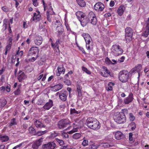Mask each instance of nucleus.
<instances>
[{"label": "nucleus", "instance_id": "1", "mask_svg": "<svg viewBox=\"0 0 149 149\" xmlns=\"http://www.w3.org/2000/svg\"><path fill=\"white\" fill-rule=\"evenodd\" d=\"M86 124L88 127L94 130H97L100 127V122L97 119L92 117L87 118Z\"/></svg>", "mask_w": 149, "mask_h": 149}, {"label": "nucleus", "instance_id": "2", "mask_svg": "<svg viewBox=\"0 0 149 149\" xmlns=\"http://www.w3.org/2000/svg\"><path fill=\"white\" fill-rule=\"evenodd\" d=\"M114 121L117 123L123 124L126 121V118L123 112H117L113 116Z\"/></svg>", "mask_w": 149, "mask_h": 149}, {"label": "nucleus", "instance_id": "3", "mask_svg": "<svg viewBox=\"0 0 149 149\" xmlns=\"http://www.w3.org/2000/svg\"><path fill=\"white\" fill-rule=\"evenodd\" d=\"M129 74V72L126 70L121 71L118 74L119 79L122 83H125L128 80Z\"/></svg>", "mask_w": 149, "mask_h": 149}, {"label": "nucleus", "instance_id": "4", "mask_svg": "<svg viewBox=\"0 0 149 149\" xmlns=\"http://www.w3.org/2000/svg\"><path fill=\"white\" fill-rule=\"evenodd\" d=\"M112 54L117 56L121 55L123 52L121 47L119 45H114L112 46L111 49Z\"/></svg>", "mask_w": 149, "mask_h": 149}, {"label": "nucleus", "instance_id": "5", "mask_svg": "<svg viewBox=\"0 0 149 149\" xmlns=\"http://www.w3.org/2000/svg\"><path fill=\"white\" fill-rule=\"evenodd\" d=\"M133 30L130 27H127L125 30V38L127 42H130L132 40Z\"/></svg>", "mask_w": 149, "mask_h": 149}, {"label": "nucleus", "instance_id": "6", "mask_svg": "<svg viewBox=\"0 0 149 149\" xmlns=\"http://www.w3.org/2000/svg\"><path fill=\"white\" fill-rule=\"evenodd\" d=\"M70 123V122L68 118L62 119L58 122V127L60 129H63L67 127Z\"/></svg>", "mask_w": 149, "mask_h": 149}, {"label": "nucleus", "instance_id": "7", "mask_svg": "<svg viewBox=\"0 0 149 149\" xmlns=\"http://www.w3.org/2000/svg\"><path fill=\"white\" fill-rule=\"evenodd\" d=\"M74 124L76 127V128H73L71 131L68 132V133L70 134H72L74 133L77 132L78 131V128H81L83 125V122L81 120H76Z\"/></svg>", "mask_w": 149, "mask_h": 149}, {"label": "nucleus", "instance_id": "8", "mask_svg": "<svg viewBox=\"0 0 149 149\" xmlns=\"http://www.w3.org/2000/svg\"><path fill=\"white\" fill-rule=\"evenodd\" d=\"M88 17L91 23L93 25H96L97 20L94 13L92 11L90 12L88 14Z\"/></svg>", "mask_w": 149, "mask_h": 149}, {"label": "nucleus", "instance_id": "9", "mask_svg": "<svg viewBox=\"0 0 149 149\" xmlns=\"http://www.w3.org/2000/svg\"><path fill=\"white\" fill-rule=\"evenodd\" d=\"M39 50L37 47H32L29 49L28 53V55L29 56H31L32 55L36 54L38 56Z\"/></svg>", "mask_w": 149, "mask_h": 149}, {"label": "nucleus", "instance_id": "10", "mask_svg": "<svg viewBox=\"0 0 149 149\" xmlns=\"http://www.w3.org/2000/svg\"><path fill=\"white\" fill-rule=\"evenodd\" d=\"M56 146V143L54 142H49L48 143L43 145L42 148L44 149H54Z\"/></svg>", "mask_w": 149, "mask_h": 149}, {"label": "nucleus", "instance_id": "11", "mask_svg": "<svg viewBox=\"0 0 149 149\" xmlns=\"http://www.w3.org/2000/svg\"><path fill=\"white\" fill-rule=\"evenodd\" d=\"M104 8V4L100 2L96 3L94 6V10L98 12L103 11Z\"/></svg>", "mask_w": 149, "mask_h": 149}, {"label": "nucleus", "instance_id": "12", "mask_svg": "<svg viewBox=\"0 0 149 149\" xmlns=\"http://www.w3.org/2000/svg\"><path fill=\"white\" fill-rule=\"evenodd\" d=\"M67 96L68 94L66 91L62 90L60 91L59 97L60 99L63 102H65L67 100Z\"/></svg>", "mask_w": 149, "mask_h": 149}, {"label": "nucleus", "instance_id": "13", "mask_svg": "<svg viewBox=\"0 0 149 149\" xmlns=\"http://www.w3.org/2000/svg\"><path fill=\"white\" fill-rule=\"evenodd\" d=\"M34 123L35 126L38 129L45 128L46 126L41 121L37 119H33Z\"/></svg>", "mask_w": 149, "mask_h": 149}, {"label": "nucleus", "instance_id": "14", "mask_svg": "<svg viewBox=\"0 0 149 149\" xmlns=\"http://www.w3.org/2000/svg\"><path fill=\"white\" fill-rule=\"evenodd\" d=\"M27 78V76L21 70H19L18 73V76L17 79L20 82H22L23 80Z\"/></svg>", "mask_w": 149, "mask_h": 149}, {"label": "nucleus", "instance_id": "15", "mask_svg": "<svg viewBox=\"0 0 149 149\" xmlns=\"http://www.w3.org/2000/svg\"><path fill=\"white\" fill-rule=\"evenodd\" d=\"M133 99V94L132 93L130 92L128 96L124 100V102L125 104H128L131 102Z\"/></svg>", "mask_w": 149, "mask_h": 149}, {"label": "nucleus", "instance_id": "16", "mask_svg": "<svg viewBox=\"0 0 149 149\" xmlns=\"http://www.w3.org/2000/svg\"><path fill=\"white\" fill-rule=\"evenodd\" d=\"M56 33L57 34L58 37H59L60 35H62L64 32L63 27L61 24L59 26H58L56 28Z\"/></svg>", "mask_w": 149, "mask_h": 149}, {"label": "nucleus", "instance_id": "17", "mask_svg": "<svg viewBox=\"0 0 149 149\" xmlns=\"http://www.w3.org/2000/svg\"><path fill=\"white\" fill-rule=\"evenodd\" d=\"M103 70L100 72L101 74L104 77H107L110 74V72L108 70L107 68L104 66L102 67Z\"/></svg>", "mask_w": 149, "mask_h": 149}, {"label": "nucleus", "instance_id": "18", "mask_svg": "<svg viewBox=\"0 0 149 149\" xmlns=\"http://www.w3.org/2000/svg\"><path fill=\"white\" fill-rule=\"evenodd\" d=\"M34 43L37 45H40L42 42V38L41 36H36L34 39Z\"/></svg>", "mask_w": 149, "mask_h": 149}, {"label": "nucleus", "instance_id": "19", "mask_svg": "<svg viewBox=\"0 0 149 149\" xmlns=\"http://www.w3.org/2000/svg\"><path fill=\"white\" fill-rule=\"evenodd\" d=\"M89 19L88 17H87L86 16H85L84 17L81 18L79 21L80 22L81 24L83 27L86 26L87 23L88 22Z\"/></svg>", "mask_w": 149, "mask_h": 149}, {"label": "nucleus", "instance_id": "20", "mask_svg": "<svg viewBox=\"0 0 149 149\" xmlns=\"http://www.w3.org/2000/svg\"><path fill=\"white\" fill-rule=\"evenodd\" d=\"M58 72H56L57 76H59L61 74H64L65 71V69L63 65L58 66L57 69Z\"/></svg>", "mask_w": 149, "mask_h": 149}, {"label": "nucleus", "instance_id": "21", "mask_svg": "<svg viewBox=\"0 0 149 149\" xmlns=\"http://www.w3.org/2000/svg\"><path fill=\"white\" fill-rule=\"evenodd\" d=\"M53 102L52 100H49V102H47L43 106V108L46 110L49 109L53 106Z\"/></svg>", "mask_w": 149, "mask_h": 149}, {"label": "nucleus", "instance_id": "22", "mask_svg": "<svg viewBox=\"0 0 149 149\" xmlns=\"http://www.w3.org/2000/svg\"><path fill=\"white\" fill-rule=\"evenodd\" d=\"M114 136L115 139L117 140L123 139L124 137V135L121 132L119 131L115 132Z\"/></svg>", "mask_w": 149, "mask_h": 149}, {"label": "nucleus", "instance_id": "23", "mask_svg": "<svg viewBox=\"0 0 149 149\" xmlns=\"http://www.w3.org/2000/svg\"><path fill=\"white\" fill-rule=\"evenodd\" d=\"M47 8L48 9V10L46 14H48V15H52L55 14V13L53 11L51 3H50L48 5L47 7Z\"/></svg>", "mask_w": 149, "mask_h": 149}, {"label": "nucleus", "instance_id": "24", "mask_svg": "<svg viewBox=\"0 0 149 149\" xmlns=\"http://www.w3.org/2000/svg\"><path fill=\"white\" fill-rule=\"evenodd\" d=\"M13 38L12 37H8L7 41V45L6 47L5 50L9 51L11 47Z\"/></svg>", "mask_w": 149, "mask_h": 149}, {"label": "nucleus", "instance_id": "25", "mask_svg": "<svg viewBox=\"0 0 149 149\" xmlns=\"http://www.w3.org/2000/svg\"><path fill=\"white\" fill-rule=\"evenodd\" d=\"M63 87V85L60 83L52 86V88L53 91L56 92L61 89Z\"/></svg>", "mask_w": 149, "mask_h": 149}, {"label": "nucleus", "instance_id": "26", "mask_svg": "<svg viewBox=\"0 0 149 149\" xmlns=\"http://www.w3.org/2000/svg\"><path fill=\"white\" fill-rule=\"evenodd\" d=\"M125 8L123 5H121L117 10L118 14L120 16H122L123 14Z\"/></svg>", "mask_w": 149, "mask_h": 149}, {"label": "nucleus", "instance_id": "27", "mask_svg": "<svg viewBox=\"0 0 149 149\" xmlns=\"http://www.w3.org/2000/svg\"><path fill=\"white\" fill-rule=\"evenodd\" d=\"M40 139H39L35 142L32 145V147L33 149H37L41 144Z\"/></svg>", "mask_w": 149, "mask_h": 149}, {"label": "nucleus", "instance_id": "28", "mask_svg": "<svg viewBox=\"0 0 149 149\" xmlns=\"http://www.w3.org/2000/svg\"><path fill=\"white\" fill-rule=\"evenodd\" d=\"M51 46L53 49H54L56 52V54H58L60 53V51L59 49V45H56V43H54L53 42H51Z\"/></svg>", "mask_w": 149, "mask_h": 149}, {"label": "nucleus", "instance_id": "29", "mask_svg": "<svg viewBox=\"0 0 149 149\" xmlns=\"http://www.w3.org/2000/svg\"><path fill=\"white\" fill-rule=\"evenodd\" d=\"M136 72L138 73V78H139L140 75V72L142 68V66L141 64H138L134 67Z\"/></svg>", "mask_w": 149, "mask_h": 149}, {"label": "nucleus", "instance_id": "30", "mask_svg": "<svg viewBox=\"0 0 149 149\" xmlns=\"http://www.w3.org/2000/svg\"><path fill=\"white\" fill-rule=\"evenodd\" d=\"M76 15L79 20L81 18L84 17L85 16V13L80 11H78L76 12Z\"/></svg>", "mask_w": 149, "mask_h": 149}, {"label": "nucleus", "instance_id": "31", "mask_svg": "<svg viewBox=\"0 0 149 149\" xmlns=\"http://www.w3.org/2000/svg\"><path fill=\"white\" fill-rule=\"evenodd\" d=\"M37 12L38 13H40V12L39 11H38ZM41 16V15L40 14H37L36 13H34L33 17V20L35 21V20H37V21H39Z\"/></svg>", "mask_w": 149, "mask_h": 149}, {"label": "nucleus", "instance_id": "32", "mask_svg": "<svg viewBox=\"0 0 149 149\" xmlns=\"http://www.w3.org/2000/svg\"><path fill=\"white\" fill-rule=\"evenodd\" d=\"M149 33V29L145 28L142 33H141V36L144 37L146 38L148 37Z\"/></svg>", "mask_w": 149, "mask_h": 149}, {"label": "nucleus", "instance_id": "33", "mask_svg": "<svg viewBox=\"0 0 149 149\" xmlns=\"http://www.w3.org/2000/svg\"><path fill=\"white\" fill-rule=\"evenodd\" d=\"M77 4L81 7H85L86 5L85 1L84 0H76Z\"/></svg>", "mask_w": 149, "mask_h": 149}, {"label": "nucleus", "instance_id": "34", "mask_svg": "<svg viewBox=\"0 0 149 149\" xmlns=\"http://www.w3.org/2000/svg\"><path fill=\"white\" fill-rule=\"evenodd\" d=\"M81 136V134L80 133H76L73 134L72 138L75 140H77L79 139Z\"/></svg>", "mask_w": 149, "mask_h": 149}, {"label": "nucleus", "instance_id": "35", "mask_svg": "<svg viewBox=\"0 0 149 149\" xmlns=\"http://www.w3.org/2000/svg\"><path fill=\"white\" fill-rule=\"evenodd\" d=\"M17 123L16 121V119L15 118H13L11 120L9 126L10 127L14 125H17Z\"/></svg>", "mask_w": 149, "mask_h": 149}, {"label": "nucleus", "instance_id": "36", "mask_svg": "<svg viewBox=\"0 0 149 149\" xmlns=\"http://www.w3.org/2000/svg\"><path fill=\"white\" fill-rule=\"evenodd\" d=\"M80 113V111L79 110L77 111L75 110V109L71 108L70 109V113L71 114H78Z\"/></svg>", "mask_w": 149, "mask_h": 149}, {"label": "nucleus", "instance_id": "37", "mask_svg": "<svg viewBox=\"0 0 149 149\" xmlns=\"http://www.w3.org/2000/svg\"><path fill=\"white\" fill-rule=\"evenodd\" d=\"M47 132V131L46 130L43 131H38L36 132L35 135H37L39 136H41L45 134Z\"/></svg>", "mask_w": 149, "mask_h": 149}, {"label": "nucleus", "instance_id": "38", "mask_svg": "<svg viewBox=\"0 0 149 149\" xmlns=\"http://www.w3.org/2000/svg\"><path fill=\"white\" fill-rule=\"evenodd\" d=\"M29 130L30 134L33 135H35L36 133V130L32 127H30L29 128Z\"/></svg>", "mask_w": 149, "mask_h": 149}, {"label": "nucleus", "instance_id": "39", "mask_svg": "<svg viewBox=\"0 0 149 149\" xmlns=\"http://www.w3.org/2000/svg\"><path fill=\"white\" fill-rule=\"evenodd\" d=\"M129 126L131 128L132 130H134L136 128V124L134 122H131L129 125Z\"/></svg>", "mask_w": 149, "mask_h": 149}, {"label": "nucleus", "instance_id": "40", "mask_svg": "<svg viewBox=\"0 0 149 149\" xmlns=\"http://www.w3.org/2000/svg\"><path fill=\"white\" fill-rule=\"evenodd\" d=\"M0 139L2 142H5L8 141L9 138L7 136H4L0 137Z\"/></svg>", "mask_w": 149, "mask_h": 149}, {"label": "nucleus", "instance_id": "41", "mask_svg": "<svg viewBox=\"0 0 149 149\" xmlns=\"http://www.w3.org/2000/svg\"><path fill=\"white\" fill-rule=\"evenodd\" d=\"M114 85L113 83L111 82L109 83L107 87V89L108 91H111L112 90V87L111 85L113 86Z\"/></svg>", "mask_w": 149, "mask_h": 149}, {"label": "nucleus", "instance_id": "42", "mask_svg": "<svg viewBox=\"0 0 149 149\" xmlns=\"http://www.w3.org/2000/svg\"><path fill=\"white\" fill-rule=\"evenodd\" d=\"M135 119V117L132 113L129 114V119L131 121H133Z\"/></svg>", "mask_w": 149, "mask_h": 149}, {"label": "nucleus", "instance_id": "43", "mask_svg": "<svg viewBox=\"0 0 149 149\" xmlns=\"http://www.w3.org/2000/svg\"><path fill=\"white\" fill-rule=\"evenodd\" d=\"M133 134L132 132L129 133V140L130 142L132 143L134 141V140L132 137Z\"/></svg>", "mask_w": 149, "mask_h": 149}, {"label": "nucleus", "instance_id": "44", "mask_svg": "<svg viewBox=\"0 0 149 149\" xmlns=\"http://www.w3.org/2000/svg\"><path fill=\"white\" fill-rule=\"evenodd\" d=\"M82 70L83 71L85 72L87 74H91V72L88 70V69L86 67L82 66Z\"/></svg>", "mask_w": 149, "mask_h": 149}, {"label": "nucleus", "instance_id": "45", "mask_svg": "<svg viewBox=\"0 0 149 149\" xmlns=\"http://www.w3.org/2000/svg\"><path fill=\"white\" fill-rule=\"evenodd\" d=\"M103 146L104 148H109L113 146L112 144H109L107 143H102Z\"/></svg>", "mask_w": 149, "mask_h": 149}, {"label": "nucleus", "instance_id": "46", "mask_svg": "<svg viewBox=\"0 0 149 149\" xmlns=\"http://www.w3.org/2000/svg\"><path fill=\"white\" fill-rule=\"evenodd\" d=\"M65 26L66 28L68 31H71V29L70 28L69 25L68 24V22L65 19Z\"/></svg>", "mask_w": 149, "mask_h": 149}, {"label": "nucleus", "instance_id": "47", "mask_svg": "<svg viewBox=\"0 0 149 149\" xmlns=\"http://www.w3.org/2000/svg\"><path fill=\"white\" fill-rule=\"evenodd\" d=\"M55 140L61 146H62L63 145L64 141L63 140L57 138Z\"/></svg>", "mask_w": 149, "mask_h": 149}, {"label": "nucleus", "instance_id": "48", "mask_svg": "<svg viewBox=\"0 0 149 149\" xmlns=\"http://www.w3.org/2000/svg\"><path fill=\"white\" fill-rule=\"evenodd\" d=\"M21 93V91L19 88H18L14 92V94L15 95H19Z\"/></svg>", "mask_w": 149, "mask_h": 149}, {"label": "nucleus", "instance_id": "49", "mask_svg": "<svg viewBox=\"0 0 149 149\" xmlns=\"http://www.w3.org/2000/svg\"><path fill=\"white\" fill-rule=\"evenodd\" d=\"M77 47H78L79 49L83 53L85 54H86V53L83 47L79 46L78 45H77Z\"/></svg>", "mask_w": 149, "mask_h": 149}, {"label": "nucleus", "instance_id": "50", "mask_svg": "<svg viewBox=\"0 0 149 149\" xmlns=\"http://www.w3.org/2000/svg\"><path fill=\"white\" fill-rule=\"evenodd\" d=\"M61 136L63 138H68L69 135L65 132H62Z\"/></svg>", "mask_w": 149, "mask_h": 149}, {"label": "nucleus", "instance_id": "51", "mask_svg": "<svg viewBox=\"0 0 149 149\" xmlns=\"http://www.w3.org/2000/svg\"><path fill=\"white\" fill-rule=\"evenodd\" d=\"M86 43L91 42V41L92 40L91 38L90 35L89 37H86V38H84Z\"/></svg>", "mask_w": 149, "mask_h": 149}, {"label": "nucleus", "instance_id": "52", "mask_svg": "<svg viewBox=\"0 0 149 149\" xmlns=\"http://www.w3.org/2000/svg\"><path fill=\"white\" fill-rule=\"evenodd\" d=\"M112 61H113V62H114V63H112L111 61L109 60V58H108V57H107L106 58V62L107 61H109V62H111V64H114L115 63H117V61H116L114 60V59H112Z\"/></svg>", "mask_w": 149, "mask_h": 149}, {"label": "nucleus", "instance_id": "53", "mask_svg": "<svg viewBox=\"0 0 149 149\" xmlns=\"http://www.w3.org/2000/svg\"><path fill=\"white\" fill-rule=\"evenodd\" d=\"M58 133H56L55 132H54L52 133L51 135V136L52 138H55L58 136Z\"/></svg>", "mask_w": 149, "mask_h": 149}, {"label": "nucleus", "instance_id": "54", "mask_svg": "<svg viewBox=\"0 0 149 149\" xmlns=\"http://www.w3.org/2000/svg\"><path fill=\"white\" fill-rule=\"evenodd\" d=\"M88 141L87 140H84L82 143V145L83 146H86L88 145Z\"/></svg>", "mask_w": 149, "mask_h": 149}, {"label": "nucleus", "instance_id": "55", "mask_svg": "<svg viewBox=\"0 0 149 149\" xmlns=\"http://www.w3.org/2000/svg\"><path fill=\"white\" fill-rule=\"evenodd\" d=\"M90 148L92 149H97L98 146L97 145H95L94 144H92L91 146L89 147Z\"/></svg>", "mask_w": 149, "mask_h": 149}, {"label": "nucleus", "instance_id": "56", "mask_svg": "<svg viewBox=\"0 0 149 149\" xmlns=\"http://www.w3.org/2000/svg\"><path fill=\"white\" fill-rule=\"evenodd\" d=\"M7 103V101L6 100H3L2 101L1 103V105L2 107L5 106Z\"/></svg>", "mask_w": 149, "mask_h": 149}, {"label": "nucleus", "instance_id": "57", "mask_svg": "<svg viewBox=\"0 0 149 149\" xmlns=\"http://www.w3.org/2000/svg\"><path fill=\"white\" fill-rule=\"evenodd\" d=\"M38 57V56L36 55V57H33L29 59V60L30 62H33L36 60L37 58Z\"/></svg>", "mask_w": 149, "mask_h": 149}, {"label": "nucleus", "instance_id": "58", "mask_svg": "<svg viewBox=\"0 0 149 149\" xmlns=\"http://www.w3.org/2000/svg\"><path fill=\"white\" fill-rule=\"evenodd\" d=\"M38 0H32V2H33V5L35 6H37L38 5V3L37 2Z\"/></svg>", "mask_w": 149, "mask_h": 149}, {"label": "nucleus", "instance_id": "59", "mask_svg": "<svg viewBox=\"0 0 149 149\" xmlns=\"http://www.w3.org/2000/svg\"><path fill=\"white\" fill-rule=\"evenodd\" d=\"M64 83L65 84L68 86L70 85L71 84L70 81L68 79L65 80L64 81Z\"/></svg>", "mask_w": 149, "mask_h": 149}, {"label": "nucleus", "instance_id": "60", "mask_svg": "<svg viewBox=\"0 0 149 149\" xmlns=\"http://www.w3.org/2000/svg\"><path fill=\"white\" fill-rule=\"evenodd\" d=\"M47 19L48 21L50 22L51 21L52 17L50 15H49L48 14H46Z\"/></svg>", "mask_w": 149, "mask_h": 149}, {"label": "nucleus", "instance_id": "61", "mask_svg": "<svg viewBox=\"0 0 149 149\" xmlns=\"http://www.w3.org/2000/svg\"><path fill=\"white\" fill-rule=\"evenodd\" d=\"M145 28L149 29V17L146 22V26Z\"/></svg>", "mask_w": 149, "mask_h": 149}, {"label": "nucleus", "instance_id": "62", "mask_svg": "<svg viewBox=\"0 0 149 149\" xmlns=\"http://www.w3.org/2000/svg\"><path fill=\"white\" fill-rule=\"evenodd\" d=\"M23 52L22 51H21L19 52V51L18 50L17 51L16 53V55H18L20 57L22 56L23 54Z\"/></svg>", "mask_w": 149, "mask_h": 149}, {"label": "nucleus", "instance_id": "63", "mask_svg": "<svg viewBox=\"0 0 149 149\" xmlns=\"http://www.w3.org/2000/svg\"><path fill=\"white\" fill-rule=\"evenodd\" d=\"M42 1L43 6L44 10V11H45L46 10V8L47 7V5L45 3L44 0H42Z\"/></svg>", "mask_w": 149, "mask_h": 149}, {"label": "nucleus", "instance_id": "64", "mask_svg": "<svg viewBox=\"0 0 149 149\" xmlns=\"http://www.w3.org/2000/svg\"><path fill=\"white\" fill-rule=\"evenodd\" d=\"M81 90H77V92L78 93V96L81 97L82 96Z\"/></svg>", "mask_w": 149, "mask_h": 149}]
</instances>
